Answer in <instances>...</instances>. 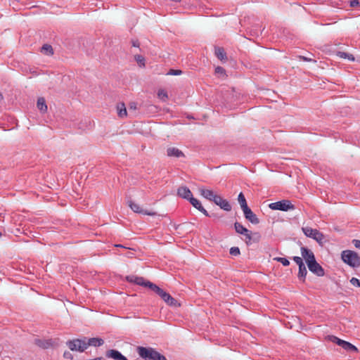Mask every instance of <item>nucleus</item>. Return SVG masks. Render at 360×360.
<instances>
[{
  "label": "nucleus",
  "mask_w": 360,
  "mask_h": 360,
  "mask_svg": "<svg viewBox=\"0 0 360 360\" xmlns=\"http://www.w3.org/2000/svg\"><path fill=\"white\" fill-rule=\"evenodd\" d=\"M136 352L139 356L144 360H167L163 354L150 347L139 346L136 347Z\"/></svg>",
  "instance_id": "nucleus-1"
},
{
  "label": "nucleus",
  "mask_w": 360,
  "mask_h": 360,
  "mask_svg": "<svg viewBox=\"0 0 360 360\" xmlns=\"http://www.w3.org/2000/svg\"><path fill=\"white\" fill-rule=\"evenodd\" d=\"M341 259L344 263L352 268L355 269L360 266V256L353 250H345L342 251Z\"/></svg>",
  "instance_id": "nucleus-2"
},
{
  "label": "nucleus",
  "mask_w": 360,
  "mask_h": 360,
  "mask_svg": "<svg viewBox=\"0 0 360 360\" xmlns=\"http://www.w3.org/2000/svg\"><path fill=\"white\" fill-rule=\"evenodd\" d=\"M269 207L272 210H281L284 212L295 209V205L289 200H282L271 202L269 205Z\"/></svg>",
  "instance_id": "nucleus-3"
},
{
  "label": "nucleus",
  "mask_w": 360,
  "mask_h": 360,
  "mask_svg": "<svg viewBox=\"0 0 360 360\" xmlns=\"http://www.w3.org/2000/svg\"><path fill=\"white\" fill-rule=\"evenodd\" d=\"M67 346L71 351H78L80 352H83L86 347V342L84 340L80 339H74L72 340H68L66 342Z\"/></svg>",
  "instance_id": "nucleus-4"
},
{
  "label": "nucleus",
  "mask_w": 360,
  "mask_h": 360,
  "mask_svg": "<svg viewBox=\"0 0 360 360\" xmlns=\"http://www.w3.org/2000/svg\"><path fill=\"white\" fill-rule=\"evenodd\" d=\"M302 229L306 236L311 238L317 242H321L323 238V234L317 229L311 227H303Z\"/></svg>",
  "instance_id": "nucleus-5"
},
{
  "label": "nucleus",
  "mask_w": 360,
  "mask_h": 360,
  "mask_svg": "<svg viewBox=\"0 0 360 360\" xmlns=\"http://www.w3.org/2000/svg\"><path fill=\"white\" fill-rule=\"evenodd\" d=\"M127 203L131 210L136 213L143 214L148 216H155L157 214V213L155 212H150L142 209L139 204L136 203L133 200H129Z\"/></svg>",
  "instance_id": "nucleus-6"
},
{
  "label": "nucleus",
  "mask_w": 360,
  "mask_h": 360,
  "mask_svg": "<svg viewBox=\"0 0 360 360\" xmlns=\"http://www.w3.org/2000/svg\"><path fill=\"white\" fill-rule=\"evenodd\" d=\"M159 296L165 301L167 305L170 307H179L181 306V304L176 299L172 297L170 294L165 292L164 290L159 295Z\"/></svg>",
  "instance_id": "nucleus-7"
},
{
  "label": "nucleus",
  "mask_w": 360,
  "mask_h": 360,
  "mask_svg": "<svg viewBox=\"0 0 360 360\" xmlns=\"http://www.w3.org/2000/svg\"><path fill=\"white\" fill-rule=\"evenodd\" d=\"M307 266L309 270L317 276H323L325 275L323 268L316 262V260L308 264Z\"/></svg>",
  "instance_id": "nucleus-8"
},
{
  "label": "nucleus",
  "mask_w": 360,
  "mask_h": 360,
  "mask_svg": "<svg viewBox=\"0 0 360 360\" xmlns=\"http://www.w3.org/2000/svg\"><path fill=\"white\" fill-rule=\"evenodd\" d=\"M300 250L302 257L305 260L307 264L316 260L314 252L307 247L302 246Z\"/></svg>",
  "instance_id": "nucleus-9"
},
{
  "label": "nucleus",
  "mask_w": 360,
  "mask_h": 360,
  "mask_svg": "<svg viewBox=\"0 0 360 360\" xmlns=\"http://www.w3.org/2000/svg\"><path fill=\"white\" fill-rule=\"evenodd\" d=\"M214 202L220 207L221 209L229 212L231 210V205L227 200L222 198L220 195H217L214 199Z\"/></svg>",
  "instance_id": "nucleus-10"
},
{
  "label": "nucleus",
  "mask_w": 360,
  "mask_h": 360,
  "mask_svg": "<svg viewBox=\"0 0 360 360\" xmlns=\"http://www.w3.org/2000/svg\"><path fill=\"white\" fill-rule=\"evenodd\" d=\"M245 218L252 224H258L259 219L257 215L248 207L243 210Z\"/></svg>",
  "instance_id": "nucleus-11"
},
{
  "label": "nucleus",
  "mask_w": 360,
  "mask_h": 360,
  "mask_svg": "<svg viewBox=\"0 0 360 360\" xmlns=\"http://www.w3.org/2000/svg\"><path fill=\"white\" fill-rule=\"evenodd\" d=\"M108 358H111L114 360H128L120 351L117 349H110L105 353Z\"/></svg>",
  "instance_id": "nucleus-12"
},
{
  "label": "nucleus",
  "mask_w": 360,
  "mask_h": 360,
  "mask_svg": "<svg viewBox=\"0 0 360 360\" xmlns=\"http://www.w3.org/2000/svg\"><path fill=\"white\" fill-rule=\"evenodd\" d=\"M177 195L179 197L188 200H189L193 197V194L191 190L187 186H180L177 189Z\"/></svg>",
  "instance_id": "nucleus-13"
},
{
  "label": "nucleus",
  "mask_w": 360,
  "mask_h": 360,
  "mask_svg": "<svg viewBox=\"0 0 360 360\" xmlns=\"http://www.w3.org/2000/svg\"><path fill=\"white\" fill-rule=\"evenodd\" d=\"M214 55L222 63L228 60L226 52L223 47L214 46Z\"/></svg>",
  "instance_id": "nucleus-14"
},
{
  "label": "nucleus",
  "mask_w": 360,
  "mask_h": 360,
  "mask_svg": "<svg viewBox=\"0 0 360 360\" xmlns=\"http://www.w3.org/2000/svg\"><path fill=\"white\" fill-rule=\"evenodd\" d=\"M188 201L195 208L202 212L205 216L210 217L207 211L202 207L201 202L198 199L192 197Z\"/></svg>",
  "instance_id": "nucleus-15"
},
{
  "label": "nucleus",
  "mask_w": 360,
  "mask_h": 360,
  "mask_svg": "<svg viewBox=\"0 0 360 360\" xmlns=\"http://www.w3.org/2000/svg\"><path fill=\"white\" fill-rule=\"evenodd\" d=\"M34 344L42 349H48L53 346V342L51 339H34Z\"/></svg>",
  "instance_id": "nucleus-16"
},
{
  "label": "nucleus",
  "mask_w": 360,
  "mask_h": 360,
  "mask_svg": "<svg viewBox=\"0 0 360 360\" xmlns=\"http://www.w3.org/2000/svg\"><path fill=\"white\" fill-rule=\"evenodd\" d=\"M167 155L168 157H175L177 158L185 157L184 153L177 148L169 147L167 149Z\"/></svg>",
  "instance_id": "nucleus-17"
},
{
  "label": "nucleus",
  "mask_w": 360,
  "mask_h": 360,
  "mask_svg": "<svg viewBox=\"0 0 360 360\" xmlns=\"http://www.w3.org/2000/svg\"><path fill=\"white\" fill-rule=\"evenodd\" d=\"M199 191L202 196H203L207 200L212 202H214V199H215L216 196L217 195L212 190L206 189L204 188H200L199 189Z\"/></svg>",
  "instance_id": "nucleus-18"
},
{
  "label": "nucleus",
  "mask_w": 360,
  "mask_h": 360,
  "mask_svg": "<svg viewBox=\"0 0 360 360\" xmlns=\"http://www.w3.org/2000/svg\"><path fill=\"white\" fill-rule=\"evenodd\" d=\"M104 344V340L101 338H91L86 342V347L89 346L100 347Z\"/></svg>",
  "instance_id": "nucleus-19"
},
{
  "label": "nucleus",
  "mask_w": 360,
  "mask_h": 360,
  "mask_svg": "<svg viewBox=\"0 0 360 360\" xmlns=\"http://www.w3.org/2000/svg\"><path fill=\"white\" fill-rule=\"evenodd\" d=\"M116 109L117 115L120 117L123 118L127 115L125 104L123 102H120L117 104Z\"/></svg>",
  "instance_id": "nucleus-20"
},
{
  "label": "nucleus",
  "mask_w": 360,
  "mask_h": 360,
  "mask_svg": "<svg viewBox=\"0 0 360 360\" xmlns=\"http://www.w3.org/2000/svg\"><path fill=\"white\" fill-rule=\"evenodd\" d=\"M298 267H299V271H298L297 277L300 281L304 282L305 279H306L307 274V270L304 263L303 264L298 266Z\"/></svg>",
  "instance_id": "nucleus-21"
},
{
  "label": "nucleus",
  "mask_w": 360,
  "mask_h": 360,
  "mask_svg": "<svg viewBox=\"0 0 360 360\" xmlns=\"http://www.w3.org/2000/svg\"><path fill=\"white\" fill-rule=\"evenodd\" d=\"M146 288H148L150 290H151L153 292H154L158 296L162 292V291L163 290V289L160 288L156 284H155V283H152L150 281H147L146 282Z\"/></svg>",
  "instance_id": "nucleus-22"
},
{
  "label": "nucleus",
  "mask_w": 360,
  "mask_h": 360,
  "mask_svg": "<svg viewBox=\"0 0 360 360\" xmlns=\"http://www.w3.org/2000/svg\"><path fill=\"white\" fill-rule=\"evenodd\" d=\"M341 347L347 352L355 353H357L359 352V349L356 346L347 341L344 342V345H342Z\"/></svg>",
  "instance_id": "nucleus-23"
},
{
  "label": "nucleus",
  "mask_w": 360,
  "mask_h": 360,
  "mask_svg": "<svg viewBox=\"0 0 360 360\" xmlns=\"http://www.w3.org/2000/svg\"><path fill=\"white\" fill-rule=\"evenodd\" d=\"M234 229L236 232L238 234L243 235L244 233H248V229L238 221L234 223Z\"/></svg>",
  "instance_id": "nucleus-24"
},
{
  "label": "nucleus",
  "mask_w": 360,
  "mask_h": 360,
  "mask_svg": "<svg viewBox=\"0 0 360 360\" xmlns=\"http://www.w3.org/2000/svg\"><path fill=\"white\" fill-rule=\"evenodd\" d=\"M37 105L41 112H46L47 105L46 104V101L44 98L41 97V98H38Z\"/></svg>",
  "instance_id": "nucleus-25"
},
{
  "label": "nucleus",
  "mask_w": 360,
  "mask_h": 360,
  "mask_svg": "<svg viewBox=\"0 0 360 360\" xmlns=\"http://www.w3.org/2000/svg\"><path fill=\"white\" fill-rule=\"evenodd\" d=\"M41 52L46 56H52L53 54V49L51 45L45 44L41 46Z\"/></svg>",
  "instance_id": "nucleus-26"
},
{
  "label": "nucleus",
  "mask_w": 360,
  "mask_h": 360,
  "mask_svg": "<svg viewBox=\"0 0 360 360\" xmlns=\"http://www.w3.org/2000/svg\"><path fill=\"white\" fill-rule=\"evenodd\" d=\"M238 202L240 205L242 210H243L244 209L248 207V205L247 204V201H246L245 197L244 194L242 192H240L239 193V195L238 196Z\"/></svg>",
  "instance_id": "nucleus-27"
},
{
  "label": "nucleus",
  "mask_w": 360,
  "mask_h": 360,
  "mask_svg": "<svg viewBox=\"0 0 360 360\" xmlns=\"http://www.w3.org/2000/svg\"><path fill=\"white\" fill-rule=\"evenodd\" d=\"M337 56L341 58H344V59L347 58L350 61H354V60H355L354 56L352 54H350V53H348L346 52H343V51H338L337 53Z\"/></svg>",
  "instance_id": "nucleus-28"
},
{
  "label": "nucleus",
  "mask_w": 360,
  "mask_h": 360,
  "mask_svg": "<svg viewBox=\"0 0 360 360\" xmlns=\"http://www.w3.org/2000/svg\"><path fill=\"white\" fill-rule=\"evenodd\" d=\"M252 233H253L251 231L248 230V233L243 234V236H244L245 237L243 240L247 245H250L252 244Z\"/></svg>",
  "instance_id": "nucleus-29"
},
{
  "label": "nucleus",
  "mask_w": 360,
  "mask_h": 360,
  "mask_svg": "<svg viewBox=\"0 0 360 360\" xmlns=\"http://www.w3.org/2000/svg\"><path fill=\"white\" fill-rule=\"evenodd\" d=\"M134 58L140 67H145V58L143 56L141 55H136Z\"/></svg>",
  "instance_id": "nucleus-30"
},
{
  "label": "nucleus",
  "mask_w": 360,
  "mask_h": 360,
  "mask_svg": "<svg viewBox=\"0 0 360 360\" xmlns=\"http://www.w3.org/2000/svg\"><path fill=\"white\" fill-rule=\"evenodd\" d=\"M274 259L281 263L284 266L290 265L289 260L285 257H275Z\"/></svg>",
  "instance_id": "nucleus-31"
},
{
  "label": "nucleus",
  "mask_w": 360,
  "mask_h": 360,
  "mask_svg": "<svg viewBox=\"0 0 360 360\" xmlns=\"http://www.w3.org/2000/svg\"><path fill=\"white\" fill-rule=\"evenodd\" d=\"M229 253L232 256L237 257L240 255V251L238 247H232L230 248Z\"/></svg>",
  "instance_id": "nucleus-32"
},
{
  "label": "nucleus",
  "mask_w": 360,
  "mask_h": 360,
  "mask_svg": "<svg viewBox=\"0 0 360 360\" xmlns=\"http://www.w3.org/2000/svg\"><path fill=\"white\" fill-rule=\"evenodd\" d=\"M214 72L219 76H226L225 69L221 66L216 67Z\"/></svg>",
  "instance_id": "nucleus-33"
},
{
  "label": "nucleus",
  "mask_w": 360,
  "mask_h": 360,
  "mask_svg": "<svg viewBox=\"0 0 360 360\" xmlns=\"http://www.w3.org/2000/svg\"><path fill=\"white\" fill-rule=\"evenodd\" d=\"M158 96L162 101H165L168 98L167 93L165 90H159Z\"/></svg>",
  "instance_id": "nucleus-34"
},
{
  "label": "nucleus",
  "mask_w": 360,
  "mask_h": 360,
  "mask_svg": "<svg viewBox=\"0 0 360 360\" xmlns=\"http://www.w3.org/2000/svg\"><path fill=\"white\" fill-rule=\"evenodd\" d=\"M136 279V284L141 286L146 287V282L148 281H146L144 278L138 276Z\"/></svg>",
  "instance_id": "nucleus-35"
},
{
  "label": "nucleus",
  "mask_w": 360,
  "mask_h": 360,
  "mask_svg": "<svg viewBox=\"0 0 360 360\" xmlns=\"http://www.w3.org/2000/svg\"><path fill=\"white\" fill-rule=\"evenodd\" d=\"M260 238H261V235H260V233H259V232H255V233H252V242H255V243L256 242V243H257V242H259V241Z\"/></svg>",
  "instance_id": "nucleus-36"
},
{
  "label": "nucleus",
  "mask_w": 360,
  "mask_h": 360,
  "mask_svg": "<svg viewBox=\"0 0 360 360\" xmlns=\"http://www.w3.org/2000/svg\"><path fill=\"white\" fill-rule=\"evenodd\" d=\"M181 74H182V71L181 70H173V69H171L169 71V72L167 73V75H174V76L180 75Z\"/></svg>",
  "instance_id": "nucleus-37"
},
{
  "label": "nucleus",
  "mask_w": 360,
  "mask_h": 360,
  "mask_svg": "<svg viewBox=\"0 0 360 360\" xmlns=\"http://www.w3.org/2000/svg\"><path fill=\"white\" fill-rule=\"evenodd\" d=\"M350 283L352 285H353L354 286L360 288V280H359L356 278H354V277L352 278L350 280Z\"/></svg>",
  "instance_id": "nucleus-38"
},
{
  "label": "nucleus",
  "mask_w": 360,
  "mask_h": 360,
  "mask_svg": "<svg viewBox=\"0 0 360 360\" xmlns=\"http://www.w3.org/2000/svg\"><path fill=\"white\" fill-rule=\"evenodd\" d=\"M138 278V276H136L131 275V276H127L126 277V280L129 283L136 284V279H135V278Z\"/></svg>",
  "instance_id": "nucleus-39"
},
{
  "label": "nucleus",
  "mask_w": 360,
  "mask_h": 360,
  "mask_svg": "<svg viewBox=\"0 0 360 360\" xmlns=\"http://www.w3.org/2000/svg\"><path fill=\"white\" fill-rule=\"evenodd\" d=\"M292 259L298 266L304 264L302 258L300 257L295 256L292 257Z\"/></svg>",
  "instance_id": "nucleus-40"
},
{
  "label": "nucleus",
  "mask_w": 360,
  "mask_h": 360,
  "mask_svg": "<svg viewBox=\"0 0 360 360\" xmlns=\"http://www.w3.org/2000/svg\"><path fill=\"white\" fill-rule=\"evenodd\" d=\"M328 340L331 341L333 343H335L338 345V341L340 340L339 338L335 336V335H328Z\"/></svg>",
  "instance_id": "nucleus-41"
},
{
  "label": "nucleus",
  "mask_w": 360,
  "mask_h": 360,
  "mask_svg": "<svg viewBox=\"0 0 360 360\" xmlns=\"http://www.w3.org/2000/svg\"><path fill=\"white\" fill-rule=\"evenodd\" d=\"M328 340L331 341L333 343H335L338 345V341L340 340L339 338L335 336V335H328Z\"/></svg>",
  "instance_id": "nucleus-42"
},
{
  "label": "nucleus",
  "mask_w": 360,
  "mask_h": 360,
  "mask_svg": "<svg viewBox=\"0 0 360 360\" xmlns=\"http://www.w3.org/2000/svg\"><path fill=\"white\" fill-rule=\"evenodd\" d=\"M63 357L65 359H70V360L73 359V355L70 352H68V351H65L63 353Z\"/></svg>",
  "instance_id": "nucleus-43"
},
{
  "label": "nucleus",
  "mask_w": 360,
  "mask_h": 360,
  "mask_svg": "<svg viewBox=\"0 0 360 360\" xmlns=\"http://www.w3.org/2000/svg\"><path fill=\"white\" fill-rule=\"evenodd\" d=\"M300 58L301 60H302L303 61H306V62H311V61H313V62H314V63H316V62L315 60H313L312 58H308V57H306V56H300Z\"/></svg>",
  "instance_id": "nucleus-44"
},
{
  "label": "nucleus",
  "mask_w": 360,
  "mask_h": 360,
  "mask_svg": "<svg viewBox=\"0 0 360 360\" xmlns=\"http://www.w3.org/2000/svg\"><path fill=\"white\" fill-rule=\"evenodd\" d=\"M349 5L351 7H356L359 6V0H351Z\"/></svg>",
  "instance_id": "nucleus-45"
},
{
  "label": "nucleus",
  "mask_w": 360,
  "mask_h": 360,
  "mask_svg": "<svg viewBox=\"0 0 360 360\" xmlns=\"http://www.w3.org/2000/svg\"><path fill=\"white\" fill-rule=\"evenodd\" d=\"M352 244L354 245L356 248L360 249V240H352Z\"/></svg>",
  "instance_id": "nucleus-46"
},
{
  "label": "nucleus",
  "mask_w": 360,
  "mask_h": 360,
  "mask_svg": "<svg viewBox=\"0 0 360 360\" xmlns=\"http://www.w3.org/2000/svg\"><path fill=\"white\" fill-rule=\"evenodd\" d=\"M131 44L134 47H139V46H140V43H139V40H137V39L132 40L131 41Z\"/></svg>",
  "instance_id": "nucleus-47"
},
{
  "label": "nucleus",
  "mask_w": 360,
  "mask_h": 360,
  "mask_svg": "<svg viewBox=\"0 0 360 360\" xmlns=\"http://www.w3.org/2000/svg\"><path fill=\"white\" fill-rule=\"evenodd\" d=\"M129 109L131 110H136V103H131L129 104Z\"/></svg>",
  "instance_id": "nucleus-48"
},
{
  "label": "nucleus",
  "mask_w": 360,
  "mask_h": 360,
  "mask_svg": "<svg viewBox=\"0 0 360 360\" xmlns=\"http://www.w3.org/2000/svg\"><path fill=\"white\" fill-rule=\"evenodd\" d=\"M86 360H105L103 357H96L94 359H86Z\"/></svg>",
  "instance_id": "nucleus-49"
},
{
  "label": "nucleus",
  "mask_w": 360,
  "mask_h": 360,
  "mask_svg": "<svg viewBox=\"0 0 360 360\" xmlns=\"http://www.w3.org/2000/svg\"><path fill=\"white\" fill-rule=\"evenodd\" d=\"M345 342V340H341V339H340V340L338 341V345H339V346L342 347V345H344V342Z\"/></svg>",
  "instance_id": "nucleus-50"
},
{
  "label": "nucleus",
  "mask_w": 360,
  "mask_h": 360,
  "mask_svg": "<svg viewBox=\"0 0 360 360\" xmlns=\"http://www.w3.org/2000/svg\"><path fill=\"white\" fill-rule=\"evenodd\" d=\"M116 247H120V248H125V247H124L123 245H115Z\"/></svg>",
  "instance_id": "nucleus-51"
},
{
  "label": "nucleus",
  "mask_w": 360,
  "mask_h": 360,
  "mask_svg": "<svg viewBox=\"0 0 360 360\" xmlns=\"http://www.w3.org/2000/svg\"><path fill=\"white\" fill-rule=\"evenodd\" d=\"M0 98L2 99L3 98V96L2 94L0 93Z\"/></svg>",
  "instance_id": "nucleus-52"
},
{
  "label": "nucleus",
  "mask_w": 360,
  "mask_h": 360,
  "mask_svg": "<svg viewBox=\"0 0 360 360\" xmlns=\"http://www.w3.org/2000/svg\"><path fill=\"white\" fill-rule=\"evenodd\" d=\"M1 236H2V233H1V232L0 231V237H1Z\"/></svg>",
  "instance_id": "nucleus-53"
}]
</instances>
